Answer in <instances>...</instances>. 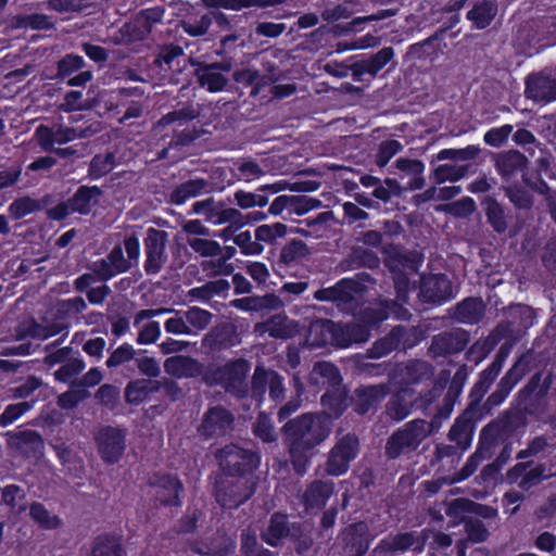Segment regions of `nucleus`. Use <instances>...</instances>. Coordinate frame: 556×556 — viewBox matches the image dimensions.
Masks as SVG:
<instances>
[{
  "label": "nucleus",
  "instance_id": "f257e3e1",
  "mask_svg": "<svg viewBox=\"0 0 556 556\" xmlns=\"http://www.w3.org/2000/svg\"><path fill=\"white\" fill-rule=\"evenodd\" d=\"M313 374L327 379L328 388L320 397L325 418L314 414H302L287 421L282 427L285 441L289 445L290 462L298 475H304L309 466L313 450L325 441L330 427L325 419H339L352 407V395L339 368L331 362H317Z\"/></svg>",
  "mask_w": 556,
  "mask_h": 556
},
{
  "label": "nucleus",
  "instance_id": "f03ea898",
  "mask_svg": "<svg viewBox=\"0 0 556 556\" xmlns=\"http://www.w3.org/2000/svg\"><path fill=\"white\" fill-rule=\"evenodd\" d=\"M309 333L316 336L313 341V345L316 346L330 343L333 346L345 349L369 340L368 330L357 321L344 324L331 319H320L311 325Z\"/></svg>",
  "mask_w": 556,
  "mask_h": 556
},
{
  "label": "nucleus",
  "instance_id": "7ed1b4c3",
  "mask_svg": "<svg viewBox=\"0 0 556 556\" xmlns=\"http://www.w3.org/2000/svg\"><path fill=\"white\" fill-rule=\"evenodd\" d=\"M215 459L223 472L222 477H253L261 462L258 453L233 443L217 450Z\"/></svg>",
  "mask_w": 556,
  "mask_h": 556
},
{
  "label": "nucleus",
  "instance_id": "20e7f679",
  "mask_svg": "<svg viewBox=\"0 0 556 556\" xmlns=\"http://www.w3.org/2000/svg\"><path fill=\"white\" fill-rule=\"evenodd\" d=\"M251 369L245 358L230 359L226 364L216 367L212 372L204 375V381L208 386L219 384L227 392L239 399L248 395L249 389L245 378Z\"/></svg>",
  "mask_w": 556,
  "mask_h": 556
},
{
  "label": "nucleus",
  "instance_id": "39448f33",
  "mask_svg": "<svg viewBox=\"0 0 556 556\" xmlns=\"http://www.w3.org/2000/svg\"><path fill=\"white\" fill-rule=\"evenodd\" d=\"M256 488L254 477H219L214 482V495L223 508L235 509L247 503Z\"/></svg>",
  "mask_w": 556,
  "mask_h": 556
},
{
  "label": "nucleus",
  "instance_id": "423d86ee",
  "mask_svg": "<svg viewBox=\"0 0 556 556\" xmlns=\"http://www.w3.org/2000/svg\"><path fill=\"white\" fill-rule=\"evenodd\" d=\"M103 191L99 186L81 185L67 200L59 202L47 210V216L51 220L62 222L70 215H89L98 205Z\"/></svg>",
  "mask_w": 556,
  "mask_h": 556
},
{
  "label": "nucleus",
  "instance_id": "0eeeda50",
  "mask_svg": "<svg viewBox=\"0 0 556 556\" xmlns=\"http://www.w3.org/2000/svg\"><path fill=\"white\" fill-rule=\"evenodd\" d=\"M420 340V331L416 327L396 325L371 344L367 350V357L378 359L396 350L406 351L416 346Z\"/></svg>",
  "mask_w": 556,
  "mask_h": 556
},
{
  "label": "nucleus",
  "instance_id": "6e6552de",
  "mask_svg": "<svg viewBox=\"0 0 556 556\" xmlns=\"http://www.w3.org/2000/svg\"><path fill=\"white\" fill-rule=\"evenodd\" d=\"M427 426L426 420L414 419L394 431L386 444L388 458L395 459L406 451H415L429 433Z\"/></svg>",
  "mask_w": 556,
  "mask_h": 556
},
{
  "label": "nucleus",
  "instance_id": "1a4fd4ad",
  "mask_svg": "<svg viewBox=\"0 0 556 556\" xmlns=\"http://www.w3.org/2000/svg\"><path fill=\"white\" fill-rule=\"evenodd\" d=\"M127 430L117 426H103L94 435L98 453L106 465L119 463L126 451Z\"/></svg>",
  "mask_w": 556,
  "mask_h": 556
},
{
  "label": "nucleus",
  "instance_id": "9d476101",
  "mask_svg": "<svg viewBox=\"0 0 556 556\" xmlns=\"http://www.w3.org/2000/svg\"><path fill=\"white\" fill-rule=\"evenodd\" d=\"M359 452V440L353 433H346L333 445L328 453L325 471L328 476L345 475Z\"/></svg>",
  "mask_w": 556,
  "mask_h": 556
},
{
  "label": "nucleus",
  "instance_id": "9b49d317",
  "mask_svg": "<svg viewBox=\"0 0 556 556\" xmlns=\"http://www.w3.org/2000/svg\"><path fill=\"white\" fill-rule=\"evenodd\" d=\"M168 233L165 230L150 227L143 239L146 260L143 269L148 276L157 275L167 262L166 244Z\"/></svg>",
  "mask_w": 556,
  "mask_h": 556
},
{
  "label": "nucleus",
  "instance_id": "f8f14e48",
  "mask_svg": "<svg viewBox=\"0 0 556 556\" xmlns=\"http://www.w3.org/2000/svg\"><path fill=\"white\" fill-rule=\"evenodd\" d=\"M267 390L275 403L282 402L286 393L283 377L275 370L256 367L251 382V397L262 404Z\"/></svg>",
  "mask_w": 556,
  "mask_h": 556
},
{
  "label": "nucleus",
  "instance_id": "ddd939ff",
  "mask_svg": "<svg viewBox=\"0 0 556 556\" xmlns=\"http://www.w3.org/2000/svg\"><path fill=\"white\" fill-rule=\"evenodd\" d=\"M150 488L156 489V498L165 507H180L185 488L181 480L173 473L153 472L147 481Z\"/></svg>",
  "mask_w": 556,
  "mask_h": 556
},
{
  "label": "nucleus",
  "instance_id": "4468645a",
  "mask_svg": "<svg viewBox=\"0 0 556 556\" xmlns=\"http://www.w3.org/2000/svg\"><path fill=\"white\" fill-rule=\"evenodd\" d=\"M81 55L67 53L56 64L55 78L72 87H85L93 78L90 68Z\"/></svg>",
  "mask_w": 556,
  "mask_h": 556
},
{
  "label": "nucleus",
  "instance_id": "2eb2a0df",
  "mask_svg": "<svg viewBox=\"0 0 556 556\" xmlns=\"http://www.w3.org/2000/svg\"><path fill=\"white\" fill-rule=\"evenodd\" d=\"M418 296L422 303L442 305L454 298L452 281L445 274L422 276Z\"/></svg>",
  "mask_w": 556,
  "mask_h": 556
},
{
  "label": "nucleus",
  "instance_id": "dca6fc26",
  "mask_svg": "<svg viewBox=\"0 0 556 556\" xmlns=\"http://www.w3.org/2000/svg\"><path fill=\"white\" fill-rule=\"evenodd\" d=\"M525 97L540 106L556 101V78L544 72L529 74L525 79Z\"/></svg>",
  "mask_w": 556,
  "mask_h": 556
},
{
  "label": "nucleus",
  "instance_id": "f3484780",
  "mask_svg": "<svg viewBox=\"0 0 556 556\" xmlns=\"http://www.w3.org/2000/svg\"><path fill=\"white\" fill-rule=\"evenodd\" d=\"M235 417L223 405H215L204 413L198 432L205 439L223 437L232 427Z\"/></svg>",
  "mask_w": 556,
  "mask_h": 556
},
{
  "label": "nucleus",
  "instance_id": "a211bd4d",
  "mask_svg": "<svg viewBox=\"0 0 556 556\" xmlns=\"http://www.w3.org/2000/svg\"><path fill=\"white\" fill-rule=\"evenodd\" d=\"M336 484L332 480L315 479L306 484L300 495V503L307 514L321 511L334 494Z\"/></svg>",
  "mask_w": 556,
  "mask_h": 556
},
{
  "label": "nucleus",
  "instance_id": "6ab92c4d",
  "mask_svg": "<svg viewBox=\"0 0 556 556\" xmlns=\"http://www.w3.org/2000/svg\"><path fill=\"white\" fill-rule=\"evenodd\" d=\"M389 394V383L361 384L353 391L352 408L356 414L364 416L377 409Z\"/></svg>",
  "mask_w": 556,
  "mask_h": 556
},
{
  "label": "nucleus",
  "instance_id": "aec40b11",
  "mask_svg": "<svg viewBox=\"0 0 556 556\" xmlns=\"http://www.w3.org/2000/svg\"><path fill=\"white\" fill-rule=\"evenodd\" d=\"M470 341L469 332L463 328H454L433 336L430 351L435 356L446 357L464 351Z\"/></svg>",
  "mask_w": 556,
  "mask_h": 556
},
{
  "label": "nucleus",
  "instance_id": "412c9836",
  "mask_svg": "<svg viewBox=\"0 0 556 556\" xmlns=\"http://www.w3.org/2000/svg\"><path fill=\"white\" fill-rule=\"evenodd\" d=\"M539 379V375H532L514 397L516 407H519L530 417H540L547 405V400L536 390Z\"/></svg>",
  "mask_w": 556,
  "mask_h": 556
},
{
  "label": "nucleus",
  "instance_id": "4be33fe9",
  "mask_svg": "<svg viewBox=\"0 0 556 556\" xmlns=\"http://www.w3.org/2000/svg\"><path fill=\"white\" fill-rule=\"evenodd\" d=\"M231 71L229 61L214 63H199L195 68V76L199 85L210 92H219L225 89L228 78L224 73Z\"/></svg>",
  "mask_w": 556,
  "mask_h": 556
},
{
  "label": "nucleus",
  "instance_id": "5701e85b",
  "mask_svg": "<svg viewBox=\"0 0 556 556\" xmlns=\"http://www.w3.org/2000/svg\"><path fill=\"white\" fill-rule=\"evenodd\" d=\"M96 274L101 282H106L117 275L129 271L132 267L124 255L122 244H115L105 257L93 261Z\"/></svg>",
  "mask_w": 556,
  "mask_h": 556
},
{
  "label": "nucleus",
  "instance_id": "b1692460",
  "mask_svg": "<svg viewBox=\"0 0 556 556\" xmlns=\"http://www.w3.org/2000/svg\"><path fill=\"white\" fill-rule=\"evenodd\" d=\"M344 549L350 556H365L370 546L369 528L365 521L345 527L341 533Z\"/></svg>",
  "mask_w": 556,
  "mask_h": 556
},
{
  "label": "nucleus",
  "instance_id": "393cba45",
  "mask_svg": "<svg viewBox=\"0 0 556 556\" xmlns=\"http://www.w3.org/2000/svg\"><path fill=\"white\" fill-rule=\"evenodd\" d=\"M393 58V48L383 47L377 53L354 62L351 64L353 80L361 81L365 74L375 77Z\"/></svg>",
  "mask_w": 556,
  "mask_h": 556
},
{
  "label": "nucleus",
  "instance_id": "a878e982",
  "mask_svg": "<svg viewBox=\"0 0 556 556\" xmlns=\"http://www.w3.org/2000/svg\"><path fill=\"white\" fill-rule=\"evenodd\" d=\"M424 546L425 543L419 541L414 532H397L381 539L377 548L390 553L392 556H397L409 549H413L415 553H421Z\"/></svg>",
  "mask_w": 556,
  "mask_h": 556
},
{
  "label": "nucleus",
  "instance_id": "bb28decb",
  "mask_svg": "<svg viewBox=\"0 0 556 556\" xmlns=\"http://www.w3.org/2000/svg\"><path fill=\"white\" fill-rule=\"evenodd\" d=\"M283 189L285 184L278 181L275 184L260 186L255 192L237 190L233 193V200L242 210L252 208L254 206L263 207L268 203L270 195L280 192Z\"/></svg>",
  "mask_w": 556,
  "mask_h": 556
},
{
  "label": "nucleus",
  "instance_id": "cd10ccee",
  "mask_svg": "<svg viewBox=\"0 0 556 556\" xmlns=\"http://www.w3.org/2000/svg\"><path fill=\"white\" fill-rule=\"evenodd\" d=\"M9 443L27 458L39 457L43 454V438L36 430L27 429L11 433Z\"/></svg>",
  "mask_w": 556,
  "mask_h": 556
},
{
  "label": "nucleus",
  "instance_id": "c85d7f7f",
  "mask_svg": "<svg viewBox=\"0 0 556 556\" xmlns=\"http://www.w3.org/2000/svg\"><path fill=\"white\" fill-rule=\"evenodd\" d=\"M291 530L288 515L281 511H275L270 515L268 525L261 531V540L271 547H279L283 540L288 539Z\"/></svg>",
  "mask_w": 556,
  "mask_h": 556
},
{
  "label": "nucleus",
  "instance_id": "c756f323",
  "mask_svg": "<svg viewBox=\"0 0 556 556\" xmlns=\"http://www.w3.org/2000/svg\"><path fill=\"white\" fill-rule=\"evenodd\" d=\"M87 556H128V554L121 534L104 532L92 539Z\"/></svg>",
  "mask_w": 556,
  "mask_h": 556
},
{
  "label": "nucleus",
  "instance_id": "7c9ffc66",
  "mask_svg": "<svg viewBox=\"0 0 556 556\" xmlns=\"http://www.w3.org/2000/svg\"><path fill=\"white\" fill-rule=\"evenodd\" d=\"M204 341L211 349L227 350L240 343L237 326L223 321L214 326L205 336Z\"/></svg>",
  "mask_w": 556,
  "mask_h": 556
},
{
  "label": "nucleus",
  "instance_id": "2f4dec72",
  "mask_svg": "<svg viewBox=\"0 0 556 556\" xmlns=\"http://www.w3.org/2000/svg\"><path fill=\"white\" fill-rule=\"evenodd\" d=\"M237 547L236 541L224 532H216L207 542L192 546V551L202 556H230Z\"/></svg>",
  "mask_w": 556,
  "mask_h": 556
},
{
  "label": "nucleus",
  "instance_id": "473e14b6",
  "mask_svg": "<svg viewBox=\"0 0 556 556\" xmlns=\"http://www.w3.org/2000/svg\"><path fill=\"white\" fill-rule=\"evenodd\" d=\"M164 367L166 372L178 378H198L204 374V365L201 362L185 355L168 357Z\"/></svg>",
  "mask_w": 556,
  "mask_h": 556
},
{
  "label": "nucleus",
  "instance_id": "72a5a7b5",
  "mask_svg": "<svg viewBox=\"0 0 556 556\" xmlns=\"http://www.w3.org/2000/svg\"><path fill=\"white\" fill-rule=\"evenodd\" d=\"M467 420H463L458 417L455 424L451 427L448 438L451 441H455L457 446L454 445H440L437 446V456L440 459L450 458L457 454V447L465 451L469 447L471 439L466 432Z\"/></svg>",
  "mask_w": 556,
  "mask_h": 556
},
{
  "label": "nucleus",
  "instance_id": "f704fd0d",
  "mask_svg": "<svg viewBox=\"0 0 556 556\" xmlns=\"http://www.w3.org/2000/svg\"><path fill=\"white\" fill-rule=\"evenodd\" d=\"M482 208L486 218V223L492 230L498 235H504L508 230V214L503 204L495 198L486 197L482 203Z\"/></svg>",
  "mask_w": 556,
  "mask_h": 556
},
{
  "label": "nucleus",
  "instance_id": "c9c22d12",
  "mask_svg": "<svg viewBox=\"0 0 556 556\" xmlns=\"http://www.w3.org/2000/svg\"><path fill=\"white\" fill-rule=\"evenodd\" d=\"M353 283L346 278H342L333 286L328 288H320L314 293V298L320 302H333L349 304L354 300L353 298Z\"/></svg>",
  "mask_w": 556,
  "mask_h": 556
},
{
  "label": "nucleus",
  "instance_id": "e433bc0d",
  "mask_svg": "<svg viewBox=\"0 0 556 556\" xmlns=\"http://www.w3.org/2000/svg\"><path fill=\"white\" fill-rule=\"evenodd\" d=\"M289 73L278 67L269 70L267 78L270 83L267 84L268 92L274 99H285L292 96L296 91V84L293 81Z\"/></svg>",
  "mask_w": 556,
  "mask_h": 556
},
{
  "label": "nucleus",
  "instance_id": "4c0bfd02",
  "mask_svg": "<svg viewBox=\"0 0 556 556\" xmlns=\"http://www.w3.org/2000/svg\"><path fill=\"white\" fill-rule=\"evenodd\" d=\"M531 361L532 358L528 353L520 355L501 378L496 387L509 395L517 383L530 371Z\"/></svg>",
  "mask_w": 556,
  "mask_h": 556
},
{
  "label": "nucleus",
  "instance_id": "58836bf2",
  "mask_svg": "<svg viewBox=\"0 0 556 556\" xmlns=\"http://www.w3.org/2000/svg\"><path fill=\"white\" fill-rule=\"evenodd\" d=\"M412 412V393L408 388L394 392L386 404V414L394 421L404 420Z\"/></svg>",
  "mask_w": 556,
  "mask_h": 556
},
{
  "label": "nucleus",
  "instance_id": "ea45409f",
  "mask_svg": "<svg viewBox=\"0 0 556 556\" xmlns=\"http://www.w3.org/2000/svg\"><path fill=\"white\" fill-rule=\"evenodd\" d=\"M160 389L156 381L149 379H135L127 383L124 396L127 404L138 406L143 403L152 393Z\"/></svg>",
  "mask_w": 556,
  "mask_h": 556
},
{
  "label": "nucleus",
  "instance_id": "a19ab883",
  "mask_svg": "<svg viewBox=\"0 0 556 556\" xmlns=\"http://www.w3.org/2000/svg\"><path fill=\"white\" fill-rule=\"evenodd\" d=\"M380 258L376 252L365 248H354L348 257L343 261L344 270H354L359 268H368L371 270L380 267Z\"/></svg>",
  "mask_w": 556,
  "mask_h": 556
},
{
  "label": "nucleus",
  "instance_id": "79ce46f5",
  "mask_svg": "<svg viewBox=\"0 0 556 556\" xmlns=\"http://www.w3.org/2000/svg\"><path fill=\"white\" fill-rule=\"evenodd\" d=\"M433 376V366L422 359H410L402 372V382L408 388L428 381Z\"/></svg>",
  "mask_w": 556,
  "mask_h": 556
},
{
  "label": "nucleus",
  "instance_id": "37998d69",
  "mask_svg": "<svg viewBox=\"0 0 556 556\" xmlns=\"http://www.w3.org/2000/svg\"><path fill=\"white\" fill-rule=\"evenodd\" d=\"M233 80L243 88H251L250 96L255 97L266 90L270 79L257 70L240 68L232 73Z\"/></svg>",
  "mask_w": 556,
  "mask_h": 556
},
{
  "label": "nucleus",
  "instance_id": "c03bdc74",
  "mask_svg": "<svg viewBox=\"0 0 556 556\" xmlns=\"http://www.w3.org/2000/svg\"><path fill=\"white\" fill-rule=\"evenodd\" d=\"M484 304L481 298L468 296L455 306V317L463 324H478L484 315Z\"/></svg>",
  "mask_w": 556,
  "mask_h": 556
},
{
  "label": "nucleus",
  "instance_id": "a18cd8bd",
  "mask_svg": "<svg viewBox=\"0 0 556 556\" xmlns=\"http://www.w3.org/2000/svg\"><path fill=\"white\" fill-rule=\"evenodd\" d=\"M527 165V157L518 151L501 154L495 162V169L503 179H510Z\"/></svg>",
  "mask_w": 556,
  "mask_h": 556
},
{
  "label": "nucleus",
  "instance_id": "49530a36",
  "mask_svg": "<svg viewBox=\"0 0 556 556\" xmlns=\"http://www.w3.org/2000/svg\"><path fill=\"white\" fill-rule=\"evenodd\" d=\"M527 468V464L518 463L509 470V477H520L519 486L523 490H529L534 485L548 478L546 475V466L539 464L523 473Z\"/></svg>",
  "mask_w": 556,
  "mask_h": 556
},
{
  "label": "nucleus",
  "instance_id": "de8ad7c7",
  "mask_svg": "<svg viewBox=\"0 0 556 556\" xmlns=\"http://www.w3.org/2000/svg\"><path fill=\"white\" fill-rule=\"evenodd\" d=\"M389 317L390 312L384 301H382L377 306H367L361 309L356 316V321L368 330L370 337L371 330L379 328Z\"/></svg>",
  "mask_w": 556,
  "mask_h": 556
},
{
  "label": "nucleus",
  "instance_id": "09e8293b",
  "mask_svg": "<svg viewBox=\"0 0 556 556\" xmlns=\"http://www.w3.org/2000/svg\"><path fill=\"white\" fill-rule=\"evenodd\" d=\"M288 539L294 544V551L300 556L309 552L314 545L312 531L301 521L291 522Z\"/></svg>",
  "mask_w": 556,
  "mask_h": 556
},
{
  "label": "nucleus",
  "instance_id": "8fccbe9b",
  "mask_svg": "<svg viewBox=\"0 0 556 556\" xmlns=\"http://www.w3.org/2000/svg\"><path fill=\"white\" fill-rule=\"evenodd\" d=\"M497 13V5L495 0H480L468 12L467 16L477 28L486 27Z\"/></svg>",
  "mask_w": 556,
  "mask_h": 556
},
{
  "label": "nucleus",
  "instance_id": "3c124183",
  "mask_svg": "<svg viewBox=\"0 0 556 556\" xmlns=\"http://www.w3.org/2000/svg\"><path fill=\"white\" fill-rule=\"evenodd\" d=\"M116 166L117 161L114 152L96 154L90 160L87 174L91 180H98L112 172Z\"/></svg>",
  "mask_w": 556,
  "mask_h": 556
},
{
  "label": "nucleus",
  "instance_id": "603ef678",
  "mask_svg": "<svg viewBox=\"0 0 556 556\" xmlns=\"http://www.w3.org/2000/svg\"><path fill=\"white\" fill-rule=\"evenodd\" d=\"M445 37H426L422 41L409 46L407 55L416 60L433 62L438 55L440 42Z\"/></svg>",
  "mask_w": 556,
  "mask_h": 556
},
{
  "label": "nucleus",
  "instance_id": "864d4df0",
  "mask_svg": "<svg viewBox=\"0 0 556 556\" xmlns=\"http://www.w3.org/2000/svg\"><path fill=\"white\" fill-rule=\"evenodd\" d=\"M161 14L156 10H150L140 13L131 25H127V35H148L157 31L156 25L160 23Z\"/></svg>",
  "mask_w": 556,
  "mask_h": 556
},
{
  "label": "nucleus",
  "instance_id": "5fc2aeb1",
  "mask_svg": "<svg viewBox=\"0 0 556 556\" xmlns=\"http://www.w3.org/2000/svg\"><path fill=\"white\" fill-rule=\"evenodd\" d=\"M97 104L98 101L94 98H85L81 90H70L65 92L60 109L63 112L71 113L91 110Z\"/></svg>",
  "mask_w": 556,
  "mask_h": 556
},
{
  "label": "nucleus",
  "instance_id": "6e6d98bb",
  "mask_svg": "<svg viewBox=\"0 0 556 556\" xmlns=\"http://www.w3.org/2000/svg\"><path fill=\"white\" fill-rule=\"evenodd\" d=\"M264 325L268 336L274 339L287 340L295 334L293 321H290L286 315H274Z\"/></svg>",
  "mask_w": 556,
  "mask_h": 556
},
{
  "label": "nucleus",
  "instance_id": "4d7b16f0",
  "mask_svg": "<svg viewBox=\"0 0 556 556\" xmlns=\"http://www.w3.org/2000/svg\"><path fill=\"white\" fill-rule=\"evenodd\" d=\"M29 517L45 530H54L61 527V519L56 515H51L46 506L40 502H33L29 506Z\"/></svg>",
  "mask_w": 556,
  "mask_h": 556
},
{
  "label": "nucleus",
  "instance_id": "13d9d810",
  "mask_svg": "<svg viewBox=\"0 0 556 556\" xmlns=\"http://www.w3.org/2000/svg\"><path fill=\"white\" fill-rule=\"evenodd\" d=\"M309 250L307 244L301 239H292L280 251L279 260L285 265H293L300 263L308 256Z\"/></svg>",
  "mask_w": 556,
  "mask_h": 556
},
{
  "label": "nucleus",
  "instance_id": "bf43d9fd",
  "mask_svg": "<svg viewBox=\"0 0 556 556\" xmlns=\"http://www.w3.org/2000/svg\"><path fill=\"white\" fill-rule=\"evenodd\" d=\"M288 233V226L277 222L274 224H264L257 226L254 230V237L260 243L269 245L276 244L277 239L283 238Z\"/></svg>",
  "mask_w": 556,
  "mask_h": 556
},
{
  "label": "nucleus",
  "instance_id": "052dcab7",
  "mask_svg": "<svg viewBox=\"0 0 556 556\" xmlns=\"http://www.w3.org/2000/svg\"><path fill=\"white\" fill-rule=\"evenodd\" d=\"M490 387L491 384H489L484 380L480 378L478 379V381L473 384L470 391L469 397L471 399V402L465 409L464 414L460 416L463 420H465L466 418L468 420L476 419L481 416L479 414L480 403L485 393L488 392V390L490 389Z\"/></svg>",
  "mask_w": 556,
  "mask_h": 556
},
{
  "label": "nucleus",
  "instance_id": "680f3d73",
  "mask_svg": "<svg viewBox=\"0 0 556 556\" xmlns=\"http://www.w3.org/2000/svg\"><path fill=\"white\" fill-rule=\"evenodd\" d=\"M42 208L40 202L28 195L15 199L8 207L9 214L13 219H22L25 216L38 212Z\"/></svg>",
  "mask_w": 556,
  "mask_h": 556
},
{
  "label": "nucleus",
  "instance_id": "e2e57ef3",
  "mask_svg": "<svg viewBox=\"0 0 556 556\" xmlns=\"http://www.w3.org/2000/svg\"><path fill=\"white\" fill-rule=\"evenodd\" d=\"M471 500L466 497H457L446 504L445 515L451 519L453 526L465 523L469 518Z\"/></svg>",
  "mask_w": 556,
  "mask_h": 556
},
{
  "label": "nucleus",
  "instance_id": "0e129e2a",
  "mask_svg": "<svg viewBox=\"0 0 556 556\" xmlns=\"http://www.w3.org/2000/svg\"><path fill=\"white\" fill-rule=\"evenodd\" d=\"M468 165H452L441 164L433 170V180L437 184H443L445 181L456 182L464 178L468 173Z\"/></svg>",
  "mask_w": 556,
  "mask_h": 556
},
{
  "label": "nucleus",
  "instance_id": "69168bd1",
  "mask_svg": "<svg viewBox=\"0 0 556 556\" xmlns=\"http://www.w3.org/2000/svg\"><path fill=\"white\" fill-rule=\"evenodd\" d=\"M253 434L265 443H271L277 440L271 419L265 412H260L256 421L252 428Z\"/></svg>",
  "mask_w": 556,
  "mask_h": 556
},
{
  "label": "nucleus",
  "instance_id": "338daca9",
  "mask_svg": "<svg viewBox=\"0 0 556 556\" xmlns=\"http://www.w3.org/2000/svg\"><path fill=\"white\" fill-rule=\"evenodd\" d=\"M187 243L193 252L202 257H213L222 253V245L215 240L188 237Z\"/></svg>",
  "mask_w": 556,
  "mask_h": 556
},
{
  "label": "nucleus",
  "instance_id": "774afa93",
  "mask_svg": "<svg viewBox=\"0 0 556 556\" xmlns=\"http://www.w3.org/2000/svg\"><path fill=\"white\" fill-rule=\"evenodd\" d=\"M403 144L396 139H388L382 141L375 156V162L379 167H384L390 160L401 152Z\"/></svg>",
  "mask_w": 556,
  "mask_h": 556
}]
</instances>
